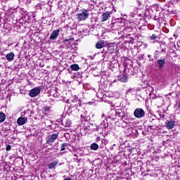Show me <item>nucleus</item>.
<instances>
[{
    "label": "nucleus",
    "mask_w": 180,
    "mask_h": 180,
    "mask_svg": "<svg viewBox=\"0 0 180 180\" xmlns=\"http://www.w3.org/2000/svg\"><path fill=\"white\" fill-rule=\"evenodd\" d=\"M79 20H86V18L89 17V11L83 9L76 15Z\"/></svg>",
    "instance_id": "obj_1"
},
{
    "label": "nucleus",
    "mask_w": 180,
    "mask_h": 180,
    "mask_svg": "<svg viewBox=\"0 0 180 180\" xmlns=\"http://www.w3.org/2000/svg\"><path fill=\"white\" fill-rule=\"evenodd\" d=\"M41 91V86L35 87L30 91L29 96H30V98H36V96L40 94Z\"/></svg>",
    "instance_id": "obj_2"
},
{
    "label": "nucleus",
    "mask_w": 180,
    "mask_h": 180,
    "mask_svg": "<svg viewBox=\"0 0 180 180\" xmlns=\"http://www.w3.org/2000/svg\"><path fill=\"white\" fill-rule=\"evenodd\" d=\"M134 116L136 117V119H141L146 116V112L142 108H136L134 111Z\"/></svg>",
    "instance_id": "obj_3"
},
{
    "label": "nucleus",
    "mask_w": 180,
    "mask_h": 180,
    "mask_svg": "<svg viewBox=\"0 0 180 180\" xmlns=\"http://www.w3.org/2000/svg\"><path fill=\"white\" fill-rule=\"evenodd\" d=\"M58 139V134H53L52 135H49L46 139V144H51V143H54L56 140Z\"/></svg>",
    "instance_id": "obj_4"
},
{
    "label": "nucleus",
    "mask_w": 180,
    "mask_h": 180,
    "mask_svg": "<svg viewBox=\"0 0 180 180\" xmlns=\"http://www.w3.org/2000/svg\"><path fill=\"white\" fill-rule=\"evenodd\" d=\"M175 126H176V124L172 120H167L165 122V127H166V129H174V127H175Z\"/></svg>",
    "instance_id": "obj_5"
},
{
    "label": "nucleus",
    "mask_w": 180,
    "mask_h": 180,
    "mask_svg": "<svg viewBox=\"0 0 180 180\" xmlns=\"http://www.w3.org/2000/svg\"><path fill=\"white\" fill-rule=\"evenodd\" d=\"M158 70H162L165 67V59H159L157 60Z\"/></svg>",
    "instance_id": "obj_6"
},
{
    "label": "nucleus",
    "mask_w": 180,
    "mask_h": 180,
    "mask_svg": "<svg viewBox=\"0 0 180 180\" xmlns=\"http://www.w3.org/2000/svg\"><path fill=\"white\" fill-rule=\"evenodd\" d=\"M60 33V30H56L53 31V32L51 34L50 39L51 40H56L57 37H58V34Z\"/></svg>",
    "instance_id": "obj_7"
},
{
    "label": "nucleus",
    "mask_w": 180,
    "mask_h": 180,
    "mask_svg": "<svg viewBox=\"0 0 180 180\" xmlns=\"http://www.w3.org/2000/svg\"><path fill=\"white\" fill-rule=\"evenodd\" d=\"M106 46L105 45V41L101 40L98 41L96 44V49H103V47H105Z\"/></svg>",
    "instance_id": "obj_8"
},
{
    "label": "nucleus",
    "mask_w": 180,
    "mask_h": 180,
    "mask_svg": "<svg viewBox=\"0 0 180 180\" xmlns=\"http://www.w3.org/2000/svg\"><path fill=\"white\" fill-rule=\"evenodd\" d=\"M110 16V13L109 12H105L102 14V18L101 22H106L108 19H109V17Z\"/></svg>",
    "instance_id": "obj_9"
},
{
    "label": "nucleus",
    "mask_w": 180,
    "mask_h": 180,
    "mask_svg": "<svg viewBox=\"0 0 180 180\" xmlns=\"http://www.w3.org/2000/svg\"><path fill=\"white\" fill-rule=\"evenodd\" d=\"M90 129L91 131H99V127L96 124H90V126L87 127L86 129Z\"/></svg>",
    "instance_id": "obj_10"
},
{
    "label": "nucleus",
    "mask_w": 180,
    "mask_h": 180,
    "mask_svg": "<svg viewBox=\"0 0 180 180\" xmlns=\"http://www.w3.org/2000/svg\"><path fill=\"white\" fill-rule=\"evenodd\" d=\"M6 58L8 61H13V58H15V53H9L6 55Z\"/></svg>",
    "instance_id": "obj_11"
},
{
    "label": "nucleus",
    "mask_w": 180,
    "mask_h": 180,
    "mask_svg": "<svg viewBox=\"0 0 180 180\" xmlns=\"http://www.w3.org/2000/svg\"><path fill=\"white\" fill-rule=\"evenodd\" d=\"M101 126L103 129H108L109 123H108V120L106 118L101 122Z\"/></svg>",
    "instance_id": "obj_12"
},
{
    "label": "nucleus",
    "mask_w": 180,
    "mask_h": 180,
    "mask_svg": "<svg viewBox=\"0 0 180 180\" xmlns=\"http://www.w3.org/2000/svg\"><path fill=\"white\" fill-rule=\"evenodd\" d=\"M26 122L25 121V118L23 117H20L17 120V123L19 124V126H23Z\"/></svg>",
    "instance_id": "obj_13"
},
{
    "label": "nucleus",
    "mask_w": 180,
    "mask_h": 180,
    "mask_svg": "<svg viewBox=\"0 0 180 180\" xmlns=\"http://www.w3.org/2000/svg\"><path fill=\"white\" fill-rule=\"evenodd\" d=\"M73 41H74V38H70L68 39H65L64 43L66 47H68V46H70V44H72Z\"/></svg>",
    "instance_id": "obj_14"
},
{
    "label": "nucleus",
    "mask_w": 180,
    "mask_h": 180,
    "mask_svg": "<svg viewBox=\"0 0 180 180\" xmlns=\"http://www.w3.org/2000/svg\"><path fill=\"white\" fill-rule=\"evenodd\" d=\"M118 79L120 82H127V76L126 75H120Z\"/></svg>",
    "instance_id": "obj_15"
},
{
    "label": "nucleus",
    "mask_w": 180,
    "mask_h": 180,
    "mask_svg": "<svg viewBox=\"0 0 180 180\" xmlns=\"http://www.w3.org/2000/svg\"><path fill=\"white\" fill-rule=\"evenodd\" d=\"M70 68L72 71H78V70H79V65L77 64H73L70 65Z\"/></svg>",
    "instance_id": "obj_16"
},
{
    "label": "nucleus",
    "mask_w": 180,
    "mask_h": 180,
    "mask_svg": "<svg viewBox=\"0 0 180 180\" xmlns=\"http://www.w3.org/2000/svg\"><path fill=\"white\" fill-rule=\"evenodd\" d=\"M5 119H6V115L4 112H0V123H3L5 122Z\"/></svg>",
    "instance_id": "obj_17"
},
{
    "label": "nucleus",
    "mask_w": 180,
    "mask_h": 180,
    "mask_svg": "<svg viewBox=\"0 0 180 180\" xmlns=\"http://www.w3.org/2000/svg\"><path fill=\"white\" fill-rule=\"evenodd\" d=\"M91 150H94V151H96L98 148H99V145H98L96 143H94L91 145Z\"/></svg>",
    "instance_id": "obj_18"
},
{
    "label": "nucleus",
    "mask_w": 180,
    "mask_h": 180,
    "mask_svg": "<svg viewBox=\"0 0 180 180\" xmlns=\"http://www.w3.org/2000/svg\"><path fill=\"white\" fill-rule=\"evenodd\" d=\"M58 164V161H55L52 163H50L49 165V169H53V168H54V167H56Z\"/></svg>",
    "instance_id": "obj_19"
},
{
    "label": "nucleus",
    "mask_w": 180,
    "mask_h": 180,
    "mask_svg": "<svg viewBox=\"0 0 180 180\" xmlns=\"http://www.w3.org/2000/svg\"><path fill=\"white\" fill-rule=\"evenodd\" d=\"M65 126V127H70V126H71V120H66Z\"/></svg>",
    "instance_id": "obj_20"
},
{
    "label": "nucleus",
    "mask_w": 180,
    "mask_h": 180,
    "mask_svg": "<svg viewBox=\"0 0 180 180\" xmlns=\"http://www.w3.org/2000/svg\"><path fill=\"white\" fill-rule=\"evenodd\" d=\"M67 146H68V143H62L61 144V149L60 151H65V148L67 147Z\"/></svg>",
    "instance_id": "obj_21"
},
{
    "label": "nucleus",
    "mask_w": 180,
    "mask_h": 180,
    "mask_svg": "<svg viewBox=\"0 0 180 180\" xmlns=\"http://www.w3.org/2000/svg\"><path fill=\"white\" fill-rule=\"evenodd\" d=\"M116 115H117V116H119V117H120V116H122V110H118L117 111H115Z\"/></svg>",
    "instance_id": "obj_22"
},
{
    "label": "nucleus",
    "mask_w": 180,
    "mask_h": 180,
    "mask_svg": "<svg viewBox=\"0 0 180 180\" xmlns=\"http://www.w3.org/2000/svg\"><path fill=\"white\" fill-rule=\"evenodd\" d=\"M36 9H38L39 11H40L41 9V4H38L35 6Z\"/></svg>",
    "instance_id": "obj_23"
},
{
    "label": "nucleus",
    "mask_w": 180,
    "mask_h": 180,
    "mask_svg": "<svg viewBox=\"0 0 180 180\" xmlns=\"http://www.w3.org/2000/svg\"><path fill=\"white\" fill-rule=\"evenodd\" d=\"M43 110H44V112H49L50 110V107L45 106L43 108Z\"/></svg>",
    "instance_id": "obj_24"
},
{
    "label": "nucleus",
    "mask_w": 180,
    "mask_h": 180,
    "mask_svg": "<svg viewBox=\"0 0 180 180\" xmlns=\"http://www.w3.org/2000/svg\"><path fill=\"white\" fill-rule=\"evenodd\" d=\"M157 34H153L152 36H151V37H150V39H151V40H155V39H157Z\"/></svg>",
    "instance_id": "obj_25"
},
{
    "label": "nucleus",
    "mask_w": 180,
    "mask_h": 180,
    "mask_svg": "<svg viewBox=\"0 0 180 180\" xmlns=\"http://www.w3.org/2000/svg\"><path fill=\"white\" fill-rule=\"evenodd\" d=\"M11 145H7L6 150V151H11Z\"/></svg>",
    "instance_id": "obj_26"
},
{
    "label": "nucleus",
    "mask_w": 180,
    "mask_h": 180,
    "mask_svg": "<svg viewBox=\"0 0 180 180\" xmlns=\"http://www.w3.org/2000/svg\"><path fill=\"white\" fill-rule=\"evenodd\" d=\"M101 136H98V137L96 138V141L97 143H99V141H101Z\"/></svg>",
    "instance_id": "obj_27"
},
{
    "label": "nucleus",
    "mask_w": 180,
    "mask_h": 180,
    "mask_svg": "<svg viewBox=\"0 0 180 180\" xmlns=\"http://www.w3.org/2000/svg\"><path fill=\"white\" fill-rule=\"evenodd\" d=\"M116 146V144H113V146H112L110 148V150H115V146Z\"/></svg>",
    "instance_id": "obj_28"
},
{
    "label": "nucleus",
    "mask_w": 180,
    "mask_h": 180,
    "mask_svg": "<svg viewBox=\"0 0 180 180\" xmlns=\"http://www.w3.org/2000/svg\"><path fill=\"white\" fill-rule=\"evenodd\" d=\"M136 2L138 4L139 6H141V2L140 1V0H138Z\"/></svg>",
    "instance_id": "obj_29"
},
{
    "label": "nucleus",
    "mask_w": 180,
    "mask_h": 180,
    "mask_svg": "<svg viewBox=\"0 0 180 180\" xmlns=\"http://www.w3.org/2000/svg\"><path fill=\"white\" fill-rule=\"evenodd\" d=\"M162 53H166V51H165V49H162Z\"/></svg>",
    "instance_id": "obj_30"
},
{
    "label": "nucleus",
    "mask_w": 180,
    "mask_h": 180,
    "mask_svg": "<svg viewBox=\"0 0 180 180\" xmlns=\"http://www.w3.org/2000/svg\"><path fill=\"white\" fill-rule=\"evenodd\" d=\"M101 117L103 119V117H105V114H102Z\"/></svg>",
    "instance_id": "obj_31"
},
{
    "label": "nucleus",
    "mask_w": 180,
    "mask_h": 180,
    "mask_svg": "<svg viewBox=\"0 0 180 180\" xmlns=\"http://www.w3.org/2000/svg\"><path fill=\"white\" fill-rule=\"evenodd\" d=\"M148 58H151V55H148Z\"/></svg>",
    "instance_id": "obj_32"
},
{
    "label": "nucleus",
    "mask_w": 180,
    "mask_h": 180,
    "mask_svg": "<svg viewBox=\"0 0 180 180\" xmlns=\"http://www.w3.org/2000/svg\"><path fill=\"white\" fill-rule=\"evenodd\" d=\"M79 106H81V103L80 102H79Z\"/></svg>",
    "instance_id": "obj_33"
},
{
    "label": "nucleus",
    "mask_w": 180,
    "mask_h": 180,
    "mask_svg": "<svg viewBox=\"0 0 180 180\" xmlns=\"http://www.w3.org/2000/svg\"><path fill=\"white\" fill-rule=\"evenodd\" d=\"M129 91H131V89H129Z\"/></svg>",
    "instance_id": "obj_34"
},
{
    "label": "nucleus",
    "mask_w": 180,
    "mask_h": 180,
    "mask_svg": "<svg viewBox=\"0 0 180 180\" xmlns=\"http://www.w3.org/2000/svg\"><path fill=\"white\" fill-rule=\"evenodd\" d=\"M81 117H82V115H81Z\"/></svg>",
    "instance_id": "obj_35"
}]
</instances>
